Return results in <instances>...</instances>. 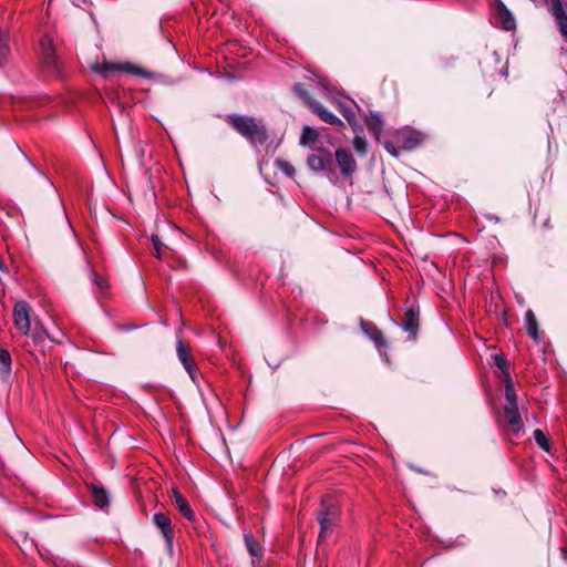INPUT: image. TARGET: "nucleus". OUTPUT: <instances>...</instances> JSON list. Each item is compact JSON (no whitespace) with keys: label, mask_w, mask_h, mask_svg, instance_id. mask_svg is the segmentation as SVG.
<instances>
[{"label":"nucleus","mask_w":567,"mask_h":567,"mask_svg":"<svg viewBox=\"0 0 567 567\" xmlns=\"http://www.w3.org/2000/svg\"><path fill=\"white\" fill-rule=\"evenodd\" d=\"M526 330L530 338L538 340V324L535 313L528 310L525 315Z\"/></svg>","instance_id":"nucleus-21"},{"label":"nucleus","mask_w":567,"mask_h":567,"mask_svg":"<svg viewBox=\"0 0 567 567\" xmlns=\"http://www.w3.org/2000/svg\"><path fill=\"white\" fill-rule=\"evenodd\" d=\"M30 312L31 308L24 300L16 302L12 313L13 322L16 328L23 334H28L30 331Z\"/></svg>","instance_id":"nucleus-6"},{"label":"nucleus","mask_w":567,"mask_h":567,"mask_svg":"<svg viewBox=\"0 0 567 567\" xmlns=\"http://www.w3.org/2000/svg\"><path fill=\"white\" fill-rule=\"evenodd\" d=\"M561 558L567 563V546L561 548Z\"/></svg>","instance_id":"nucleus-36"},{"label":"nucleus","mask_w":567,"mask_h":567,"mask_svg":"<svg viewBox=\"0 0 567 567\" xmlns=\"http://www.w3.org/2000/svg\"><path fill=\"white\" fill-rule=\"evenodd\" d=\"M244 542L248 553L252 557L261 558L262 549L257 538L251 533L244 534Z\"/></svg>","instance_id":"nucleus-18"},{"label":"nucleus","mask_w":567,"mask_h":567,"mask_svg":"<svg viewBox=\"0 0 567 567\" xmlns=\"http://www.w3.org/2000/svg\"><path fill=\"white\" fill-rule=\"evenodd\" d=\"M6 267H4V264L2 262V260L0 259V270H3Z\"/></svg>","instance_id":"nucleus-38"},{"label":"nucleus","mask_w":567,"mask_h":567,"mask_svg":"<svg viewBox=\"0 0 567 567\" xmlns=\"http://www.w3.org/2000/svg\"><path fill=\"white\" fill-rule=\"evenodd\" d=\"M368 126L371 131H374V132H379L381 131L382 128V121L380 118V116L378 115H372L369 123H368Z\"/></svg>","instance_id":"nucleus-34"},{"label":"nucleus","mask_w":567,"mask_h":567,"mask_svg":"<svg viewBox=\"0 0 567 567\" xmlns=\"http://www.w3.org/2000/svg\"><path fill=\"white\" fill-rule=\"evenodd\" d=\"M394 138L402 151L414 150L423 141V136L420 132L409 128L396 132Z\"/></svg>","instance_id":"nucleus-7"},{"label":"nucleus","mask_w":567,"mask_h":567,"mask_svg":"<svg viewBox=\"0 0 567 567\" xmlns=\"http://www.w3.org/2000/svg\"><path fill=\"white\" fill-rule=\"evenodd\" d=\"M309 109L317 114L321 121H323L327 124L336 125V126H343V122L336 116L333 113L328 111L321 103L318 101L311 102V105Z\"/></svg>","instance_id":"nucleus-13"},{"label":"nucleus","mask_w":567,"mask_h":567,"mask_svg":"<svg viewBox=\"0 0 567 567\" xmlns=\"http://www.w3.org/2000/svg\"><path fill=\"white\" fill-rule=\"evenodd\" d=\"M495 14L496 20L502 29L506 31L515 29V19L512 12L506 8V6L501 0H495Z\"/></svg>","instance_id":"nucleus-10"},{"label":"nucleus","mask_w":567,"mask_h":567,"mask_svg":"<svg viewBox=\"0 0 567 567\" xmlns=\"http://www.w3.org/2000/svg\"><path fill=\"white\" fill-rule=\"evenodd\" d=\"M11 355L8 350L0 348V374L3 378L11 373Z\"/></svg>","instance_id":"nucleus-22"},{"label":"nucleus","mask_w":567,"mask_h":567,"mask_svg":"<svg viewBox=\"0 0 567 567\" xmlns=\"http://www.w3.org/2000/svg\"><path fill=\"white\" fill-rule=\"evenodd\" d=\"M276 166L279 168L282 173H285L288 177H293L296 169L295 167L285 159H277Z\"/></svg>","instance_id":"nucleus-30"},{"label":"nucleus","mask_w":567,"mask_h":567,"mask_svg":"<svg viewBox=\"0 0 567 567\" xmlns=\"http://www.w3.org/2000/svg\"><path fill=\"white\" fill-rule=\"evenodd\" d=\"M151 240L155 250V256L158 259H162L164 257L163 252L164 249H166V246L161 241L159 237L155 234L152 235Z\"/></svg>","instance_id":"nucleus-31"},{"label":"nucleus","mask_w":567,"mask_h":567,"mask_svg":"<svg viewBox=\"0 0 567 567\" xmlns=\"http://www.w3.org/2000/svg\"><path fill=\"white\" fill-rule=\"evenodd\" d=\"M340 509L331 496H324L321 499L318 509V522L320 524L319 542L329 537L333 527L339 520Z\"/></svg>","instance_id":"nucleus-2"},{"label":"nucleus","mask_w":567,"mask_h":567,"mask_svg":"<svg viewBox=\"0 0 567 567\" xmlns=\"http://www.w3.org/2000/svg\"><path fill=\"white\" fill-rule=\"evenodd\" d=\"M534 440L536 444L545 452H550L549 436L540 429L534 431Z\"/></svg>","instance_id":"nucleus-25"},{"label":"nucleus","mask_w":567,"mask_h":567,"mask_svg":"<svg viewBox=\"0 0 567 567\" xmlns=\"http://www.w3.org/2000/svg\"><path fill=\"white\" fill-rule=\"evenodd\" d=\"M40 55L44 68L55 75H61V65L55 55L52 39L43 35L40 39Z\"/></svg>","instance_id":"nucleus-3"},{"label":"nucleus","mask_w":567,"mask_h":567,"mask_svg":"<svg viewBox=\"0 0 567 567\" xmlns=\"http://www.w3.org/2000/svg\"><path fill=\"white\" fill-rule=\"evenodd\" d=\"M504 383H505V399H506L505 404H511V403L517 404V396H516L514 383H513V380H512V377L509 373H506V379H504Z\"/></svg>","instance_id":"nucleus-23"},{"label":"nucleus","mask_w":567,"mask_h":567,"mask_svg":"<svg viewBox=\"0 0 567 567\" xmlns=\"http://www.w3.org/2000/svg\"><path fill=\"white\" fill-rule=\"evenodd\" d=\"M292 92L309 107L311 102L316 100L310 95L308 90L303 86L302 83H296L292 86Z\"/></svg>","instance_id":"nucleus-24"},{"label":"nucleus","mask_w":567,"mask_h":567,"mask_svg":"<svg viewBox=\"0 0 567 567\" xmlns=\"http://www.w3.org/2000/svg\"><path fill=\"white\" fill-rule=\"evenodd\" d=\"M550 12L556 20L561 35L567 41V13L564 10L563 3L557 6H550Z\"/></svg>","instance_id":"nucleus-15"},{"label":"nucleus","mask_w":567,"mask_h":567,"mask_svg":"<svg viewBox=\"0 0 567 567\" xmlns=\"http://www.w3.org/2000/svg\"><path fill=\"white\" fill-rule=\"evenodd\" d=\"M495 365L502 371L504 379H506V373H509L507 361L502 354L494 355Z\"/></svg>","instance_id":"nucleus-32"},{"label":"nucleus","mask_w":567,"mask_h":567,"mask_svg":"<svg viewBox=\"0 0 567 567\" xmlns=\"http://www.w3.org/2000/svg\"><path fill=\"white\" fill-rule=\"evenodd\" d=\"M176 354L193 382H197L196 363L192 355L190 346L182 339L177 340Z\"/></svg>","instance_id":"nucleus-5"},{"label":"nucleus","mask_w":567,"mask_h":567,"mask_svg":"<svg viewBox=\"0 0 567 567\" xmlns=\"http://www.w3.org/2000/svg\"><path fill=\"white\" fill-rule=\"evenodd\" d=\"M336 161L344 176H350L357 168V163L352 154L344 148H338L336 151Z\"/></svg>","instance_id":"nucleus-11"},{"label":"nucleus","mask_w":567,"mask_h":567,"mask_svg":"<svg viewBox=\"0 0 567 567\" xmlns=\"http://www.w3.org/2000/svg\"><path fill=\"white\" fill-rule=\"evenodd\" d=\"M92 281L99 288V290L104 293L109 289V281L106 278L100 276L97 272L92 271Z\"/></svg>","instance_id":"nucleus-28"},{"label":"nucleus","mask_w":567,"mask_h":567,"mask_svg":"<svg viewBox=\"0 0 567 567\" xmlns=\"http://www.w3.org/2000/svg\"><path fill=\"white\" fill-rule=\"evenodd\" d=\"M226 121L252 145L265 144L268 140V131L261 120L248 115L228 114Z\"/></svg>","instance_id":"nucleus-1"},{"label":"nucleus","mask_w":567,"mask_h":567,"mask_svg":"<svg viewBox=\"0 0 567 567\" xmlns=\"http://www.w3.org/2000/svg\"><path fill=\"white\" fill-rule=\"evenodd\" d=\"M361 328L364 333L375 343L377 347L380 348L386 346V341L382 331L373 322L362 321Z\"/></svg>","instance_id":"nucleus-14"},{"label":"nucleus","mask_w":567,"mask_h":567,"mask_svg":"<svg viewBox=\"0 0 567 567\" xmlns=\"http://www.w3.org/2000/svg\"><path fill=\"white\" fill-rule=\"evenodd\" d=\"M121 71L145 79H152L154 75L151 71L132 63L121 64Z\"/></svg>","instance_id":"nucleus-20"},{"label":"nucleus","mask_w":567,"mask_h":567,"mask_svg":"<svg viewBox=\"0 0 567 567\" xmlns=\"http://www.w3.org/2000/svg\"><path fill=\"white\" fill-rule=\"evenodd\" d=\"M502 425L508 433L514 435H518V433L524 429L517 404H504Z\"/></svg>","instance_id":"nucleus-4"},{"label":"nucleus","mask_w":567,"mask_h":567,"mask_svg":"<svg viewBox=\"0 0 567 567\" xmlns=\"http://www.w3.org/2000/svg\"><path fill=\"white\" fill-rule=\"evenodd\" d=\"M318 140V133L310 126H303L301 136H300V144L307 145L310 143H315Z\"/></svg>","instance_id":"nucleus-26"},{"label":"nucleus","mask_w":567,"mask_h":567,"mask_svg":"<svg viewBox=\"0 0 567 567\" xmlns=\"http://www.w3.org/2000/svg\"><path fill=\"white\" fill-rule=\"evenodd\" d=\"M353 145L358 153H360L362 155L365 154L367 143H365L364 138L355 136V138L353 141Z\"/></svg>","instance_id":"nucleus-35"},{"label":"nucleus","mask_w":567,"mask_h":567,"mask_svg":"<svg viewBox=\"0 0 567 567\" xmlns=\"http://www.w3.org/2000/svg\"><path fill=\"white\" fill-rule=\"evenodd\" d=\"M8 55H9V47H8L7 35L0 31V66L3 65Z\"/></svg>","instance_id":"nucleus-29"},{"label":"nucleus","mask_w":567,"mask_h":567,"mask_svg":"<svg viewBox=\"0 0 567 567\" xmlns=\"http://www.w3.org/2000/svg\"><path fill=\"white\" fill-rule=\"evenodd\" d=\"M384 148L386 150L388 153H390L391 155L393 156H399L400 154V151H402L398 144L395 143V140L394 141H386L384 143Z\"/></svg>","instance_id":"nucleus-33"},{"label":"nucleus","mask_w":567,"mask_h":567,"mask_svg":"<svg viewBox=\"0 0 567 567\" xmlns=\"http://www.w3.org/2000/svg\"><path fill=\"white\" fill-rule=\"evenodd\" d=\"M337 104H338L339 112L348 121V123L350 125H354L355 120H357V114H355L354 107L352 105V102L338 101Z\"/></svg>","instance_id":"nucleus-19"},{"label":"nucleus","mask_w":567,"mask_h":567,"mask_svg":"<svg viewBox=\"0 0 567 567\" xmlns=\"http://www.w3.org/2000/svg\"><path fill=\"white\" fill-rule=\"evenodd\" d=\"M155 526L161 530L168 548L173 547L174 530L171 518L164 513H155L153 516Z\"/></svg>","instance_id":"nucleus-9"},{"label":"nucleus","mask_w":567,"mask_h":567,"mask_svg":"<svg viewBox=\"0 0 567 567\" xmlns=\"http://www.w3.org/2000/svg\"><path fill=\"white\" fill-rule=\"evenodd\" d=\"M89 488L92 493L93 502L97 507L104 508L109 505V495L102 486L91 484Z\"/></svg>","instance_id":"nucleus-17"},{"label":"nucleus","mask_w":567,"mask_h":567,"mask_svg":"<svg viewBox=\"0 0 567 567\" xmlns=\"http://www.w3.org/2000/svg\"><path fill=\"white\" fill-rule=\"evenodd\" d=\"M173 496L175 504L179 511V513L188 520H193L195 517V514L193 509L190 508L187 499L177 491H173Z\"/></svg>","instance_id":"nucleus-16"},{"label":"nucleus","mask_w":567,"mask_h":567,"mask_svg":"<svg viewBox=\"0 0 567 567\" xmlns=\"http://www.w3.org/2000/svg\"><path fill=\"white\" fill-rule=\"evenodd\" d=\"M400 327L408 331L411 336V339H415L419 330V311L414 308H410L405 311Z\"/></svg>","instance_id":"nucleus-12"},{"label":"nucleus","mask_w":567,"mask_h":567,"mask_svg":"<svg viewBox=\"0 0 567 567\" xmlns=\"http://www.w3.org/2000/svg\"><path fill=\"white\" fill-rule=\"evenodd\" d=\"M307 164L315 173L327 172L330 177L333 174L332 164L333 159L331 153L323 152V154H311L307 158Z\"/></svg>","instance_id":"nucleus-8"},{"label":"nucleus","mask_w":567,"mask_h":567,"mask_svg":"<svg viewBox=\"0 0 567 567\" xmlns=\"http://www.w3.org/2000/svg\"><path fill=\"white\" fill-rule=\"evenodd\" d=\"M93 71L106 78L112 71H121V64L103 63L93 66Z\"/></svg>","instance_id":"nucleus-27"},{"label":"nucleus","mask_w":567,"mask_h":567,"mask_svg":"<svg viewBox=\"0 0 567 567\" xmlns=\"http://www.w3.org/2000/svg\"><path fill=\"white\" fill-rule=\"evenodd\" d=\"M551 6H557V4H560L561 1L560 0H549Z\"/></svg>","instance_id":"nucleus-37"}]
</instances>
